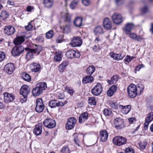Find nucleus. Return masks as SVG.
<instances>
[{"mask_svg":"<svg viewBox=\"0 0 153 153\" xmlns=\"http://www.w3.org/2000/svg\"><path fill=\"white\" fill-rule=\"evenodd\" d=\"M144 88L142 84L138 85L137 87L133 84H131L127 88L128 94L129 97L133 98L137 95H140Z\"/></svg>","mask_w":153,"mask_h":153,"instance_id":"f257e3e1","label":"nucleus"},{"mask_svg":"<svg viewBox=\"0 0 153 153\" xmlns=\"http://www.w3.org/2000/svg\"><path fill=\"white\" fill-rule=\"evenodd\" d=\"M47 88V84L46 83L41 82L38 83L36 87L33 88L32 91V93L34 96L39 95L45 90Z\"/></svg>","mask_w":153,"mask_h":153,"instance_id":"f03ea898","label":"nucleus"},{"mask_svg":"<svg viewBox=\"0 0 153 153\" xmlns=\"http://www.w3.org/2000/svg\"><path fill=\"white\" fill-rule=\"evenodd\" d=\"M127 140L124 137L121 136H117L113 139V143L117 146H121L126 143Z\"/></svg>","mask_w":153,"mask_h":153,"instance_id":"7ed1b4c3","label":"nucleus"},{"mask_svg":"<svg viewBox=\"0 0 153 153\" xmlns=\"http://www.w3.org/2000/svg\"><path fill=\"white\" fill-rule=\"evenodd\" d=\"M111 18L113 22L117 25H120L123 20V18L121 15L116 13L112 15Z\"/></svg>","mask_w":153,"mask_h":153,"instance_id":"20e7f679","label":"nucleus"},{"mask_svg":"<svg viewBox=\"0 0 153 153\" xmlns=\"http://www.w3.org/2000/svg\"><path fill=\"white\" fill-rule=\"evenodd\" d=\"M114 124L115 128L120 130L125 126L123 120L120 118H116L114 121Z\"/></svg>","mask_w":153,"mask_h":153,"instance_id":"39448f33","label":"nucleus"},{"mask_svg":"<svg viewBox=\"0 0 153 153\" xmlns=\"http://www.w3.org/2000/svg\"><path fill=\"white\" fill-rule=\"evenodd\" d=\"M44 105L43 103L42 99L39 98L36 100V106L35 108L36 111L38 113L42 112L44 110Z\"/></svg>","mask_w":153,"mask_h":153,"instance_id":"423d86ee","label":"nucleus"},{"mask_svg":"<svg viewBox=\"0 0 153 153\" xmlns=\"http://www.w3.org/2000/svg\"><path fill=\"white\" fill-rule=\"evenodd\" d=\"M102 90V85L100 83H98L92 89L91 93L94 96H98L101 93Z\"/></svg>","mask_w":153,"mask_h":153,"instance_id":"0eeeda50","label":"nucleus"},{"mask_svg":"<svg viewBox=\"0 0 153 153\" xmlns=\"http://www.w3.org/2000/svg\"><path fill=\"white\" fill-rule=\"evenodd\" d=\"M65 55L68 58L72 59L74 58L79 57L80 56V53L78 51L71 50L66 52Z\"/></svg>","mask_w":153,"mask_h":153,"instance_id":"6e6552de","label":"nucleus"},{"mask_svg":"<svg viewBox=\"0 0 153 153\" xmlns=\"http://www.w3.org/2000/svg\"><path fill=\"white\" fill-rule=\"evenodd\" d=\"M43 124L45 127L49 128H53L56 125L55 120L50 118L45 120L43 122Z\"/></svg>","mask_w":153,"mask_h":153,"instance_id":"1a4fd4ad","label":"nucleus"},{"mask_svg":"<svg viewBox=\"0 0 153 153\" xmlns=\"http://www.w3.org/2000/svg\"><path fill=\"white\" fill-rule=\"evenodd\" d=\"M82 43V40L79 37H74L71 41L70 45L73 47H79Z\"/></svg>","mask_w":153,"mask_h":153,"instance_id":"9d476101","label":"nucleus"},{"mask_svg":"<svg viewBox=\"0 0 153 153\" xmlns=\"http://www.w3.org/2000/svg\"><path fill=\"white\" fill-rule=\"evenodd\" d=\"M24 50V47L22 46L19 47L15 46L12 50V54L13 56L19 55Z\"/></svg>","mask_w":153,"mask_h":153,"instance_id":"9b49d317","label":"nucleus"},{"mask_svg":"<svg viewBox=\"0 0 153 153\" xmlns=\"http://www.w3.org/2000/svg\"><path fill=\"white\" fill-rule=\"evenodd\" d=\"M15 68L14 64L12 63H8L4 67V70L9 74H11Z\"/></svg>","mask_w":153,"mask_h":153,"instance_id":"f8f14e48","label":"nucleus"},{"mask_svg":"<svg viewBox=\"0 0 153 153\" xmlns=\"http://www.w3.org/2000/svg\"><path fill=\"white\" fill-rule=\"evenodd\" d=\"M76 120L74 117H71L68 119L66 125V128L67 129L73 128L76 123Z\"/></svg>","mask_w":153,"mask_h":153,"instance_id":"ddd939ff","label":"nucleus"},{"mask_svg":"<svg viewBox=\"0 0 153 153\" xmlns=\"http://www.w3.org/2000/svg\"><path fill=\"white\" fill-rule=\"evenodd\" d=\"M30 92V88L27 85H24L21 87L20 91V94L22 95L24 97H27Z\"/></svg>","mask_w":153,"mask_h":153,"instance_id":"4468645a","label":"nucleus"},{"mask_svg":"<svg viewBox=\"0 0 153 153\" xmlns=\"http://www.w3.org/2000/svg\"><path fill=\"white\" fill-rule=\"evenodd\" d=\"M135 27L134 25L132 23H128L126 24L123 30L126 34H129L132 30Z\"/></svg>","mask_w":153,"mask_h":153,"instance_id":"2eb2a0df","label":"nucleus"},{"mask_svg":"<svg viewBox=\"0 0 153 153\" xmlns=\"http://www.w3.org/2000/svg\"><path fill=\"white\" fill-rule=\"evenodd\" d=\"M153 120V112H151L147 114V117L145 118L144 123V128L145 129L148 128L149 123Z\"/></svg>","mask_w":153,"mask_h":153,"instance_id":"dca6fc26","label":"nucleus"},{"mask_svg":"<svg viewBox=\"0 0 153 153\" xmlns=\"http://www.w3.org/2000/svg\"><path fill=\"white\" fill-rule=\"evenodd\" d=\"M103 25L104 28L107 30H110L112 27V23L111 20L107 17L104 19Z\"/></svg>","mask_w":153,"mask_h":153,"instance_id":"f3484780","label":"nucleus"},{"mask_svg":"<svg viewBox=\"0 0 153 153\" xmlns=\"http://www.w3.org/2000/svg\"><path fill=\"white\" fill-rule=\"evenodd\" d=\"M64 104L62 102H59L55 100H52L49 102V105L51 108H55L57 107L62 106Z\"/></svg>","mask_w":153,"mask_h":153,"instance_id":"a211bd4d","label":"nucleus"},{"mask_svg":"<svg viewBox=\"0 0 153 153\" xmlns=\"http://www.w3.org/2000/svg\"><path fill=\"white\" fill-rule=\"evenodd\" d=\"M4 100L5 102H9L14 100V96L11 94L5 92L4 94Z\"/></svg>","mask_w":153,"mask_h":153,"instance_id":"6ab92c4d","label":"nucleus"},{"mask_svg":"<svg viewBox=\"0 0 153 153\" xmlns=\"http://www.w3.org/2000/svg\"><path fill=\"white\" fill-rule=\"evenodd\" d=\"M26 51H27L26 55V58L27 60H29L33 58V54L35 53V51L33 49H30L28 48H25Z\"/></svg>","mask_w":153,"mask_h":153,"instance_id":"aec40b11","label":"nucleus"},{"mask_svg":"<svg viewBox=\"0 0 153 153\" xmlns=\"http://www.w3.org/2000/svg\"><path fill=\"white\" fill-rule=\"evenodd\" d=\"M119 110L125 114H128L130 111L131 109V106L130 105H128L126 106L120 105H119Z\"/></svg>","mask_w":153,"mask_h":153,"instance_id":"412c9836","label":"nucleus"},{"mask_svg":"<svg viewBox=\"0 0 153 153\" xmlns=\"http://www.w3.org/2000/svg\"><path fill=\"white\" fill-rule=\"evenodd\" d=\"M4 33L7 35H10L13 34L15 32L14 27L11 26H6L4 28Z\"/></svg>","mask_w":153,"mask_h":153,"instance_id":"4be33fe9","label":"nucleus"},{"mask_svg":"<svg viewBox=\"0 0 153 153\" xmlns=\"http://www.w3.org/2000/svg\"><path fill=\"white\" fill-rule=\"evenodd\" d=\"M108 137V134L105 130H103L101 131L100 133V140L102 142L105 141Z\"/></svg>","mask_w":153,"mask_h":153,"instance_id":"5701e85b","label":"nucleus"},{"mask_svg":"<svg viewBox=\"0 0 153 153\" xmlns=\"http://www.w3.org/2000/svg\"><path fill=\"white\" fill-rule=\"evenodd\" d=\"M25 40L24 36H18L16 37L13 40V43L16 45H19L22 44Z\"/></svg>","mask_w":153,"mask_h":153,"instance_id":"b1692460","label":"nucleus"},{"mask_svg":"<svg viewBox=\"0 0 153 153\" xmlns=\"http://www.w3.org/2000/svg\"><path fill=\"white\" fill-rule=\"evenodd\" d=\"M30 68L32 71L37 72L40 70V66L38 63H33L30 65Z\"/></svg>","mask_w":153,"mask_h":153,"instance_id":"393cba45","label":"nucleus"},{"mask_svg":"<svg viewBox=\"0 0 153 153\" xmlns=\"http://www.w3.org/2000/svg\"><path fill=\"white\" fill-rule=\"evenodd\" d=\"M83 18L81 17H76L74 21V24L75 26L80 27L82 26Z\"/></svg>","mask_w":153,"mask_h":153,"instance_id":"a878e982","label":"nucleus"},{"mask_svg":"<svg viewBox=\"0 0 153 153\" xmlns=\"http://www.w3.org/2000/svg\"><path fill=\"white\" fill-rule=\"evenodd\" d=\"M88 118V113L87 112H84L82 113L79 118V122L80 123H84Z\"/></svg>","mask_w":153,"mask_h":153,"instance_id":"bb28decb","label":"nucleus"},{"mask_svg":"<svg viewBox=\"0 0 153 153\" xmlns=\"http://www.w3.org/2000/svg\"><path fill=\"white\" fill-rule=\"evenodd\" d=\"M42 131V124L39 123L36 126L33 130V133L36 135H39L41 134Z\"/></svg>","mask_w":153,"mask_h":153,"instance_id":"cd10ccee","label":"nucleus"},{"mask_svg":"<svg viewBox=\"0 0 153 153\" xmlns=\"http://www.w3.org/2000/svg\"><path fill=\"white\" fill-rule=\"evenodd\" d=\"M117 90V87L115 85H112L107 91V94L108 96L111 97L114 94Z\"/></svg>","mask_w":153,"mask_h":153,"instance_id":"c85d7f7f","label":"nucleus"},{"mask_svg":"<svg viewBox=\"0 0 153 153\" xmlns=\"http://www.w3.org/2000/svg\"><path fill=\"white\" fill-rule=\"evenodd\" d=\"M110 55L112 58L117 60H122L124 57L123 56H121L120 54L115 53L113 52L110 53Z\"/></svg>","mask_w":153,"mask_h":153,"instance_id":"c756f323","label":"nucleus"},{"mask_svg":"<svg viewBox=\"0 0 153 153\" xmlns=\"http://www.w3.org/2000/svg\"><path fill=\"white\" fill-rule=\"evenodd\" d=\"M53 0H44L43 4L45 7L49 8L53 6Z\"/></svg>","mask_w":153,"mask_h":153,"instance_id":"7c9ffc66","label":"nucleus"},{"mask_svg":"<svg viewBox=\"0 0 153 153\" xmlns=\"http://www.w3.org/2000/svg\"><path fill=\"white\" fill-rule=\"evenodd\" d=\"M94 32L96 35L101 34L104 33L103 29L100 26H98L96 27L94 29Z\"/></svg>","mask_w":153,"mask_h":153,"instance_id":"2f4dec72","label":"nucleus"},{"mask_svg":"<svg viewBox=\"0 0 153 153\" xmlns=\"http://www.w3.org/2000/svg\"><path fill=\"white\" fill-rule=\"evenodd\" d=\"M94 78L91 76H86L83 78L82 82L86 84L92 82Z\"/></svg>","mask_w":153,"mask_h":153,"instance_id":"473e14b6","label":"nucleus"},{"mask_svg":"<svg viewBox=\"0 0 153 153\" xmlns=\"http://www.w3.org/2000/svg\"><path fill=\"white\" fill-rule=\"evenodd\" d=\"M79 1L80 0H74L72 1L70 5V8L72 9H75L77 6Z\"/></svg>","mask_w":153,"mask_h":153,"instance_id":"72a5a7b5","label":"nucleus"},{"mask_svg":"<svg viewBox=\"0 0 153 153\" xmlns=\"http://www.w3.org/2000/svg\"><path fill=\"white\" fill-rule=\"evenodd\" d=\"M109 105L110 107L113 109L119 110V105L120 104H118L116 102H114L112 101L109 102Z\"/></svg>","mask_w":153,"mask_h":153,"instance_id":"f704fd0d","label":"nucleus"},{"mask_svg":"<svg viewBox=\"0 0 153 153\" xmlns=\"http://www.w3.org/2000/svg\"><path fill=\"white\" fill-rule=\"evenodd\" d=\"M95 70V67L93 65H91L86 70V73L88 74L91 75L94 72Z\"/></svg>","mask_w":153,"mask_h":153,"instance_id":"c9c22d12","label":"nucleus"},{"mask_svg":"<svg viewBox=\"0 0 153 153\" xmlns=\"http://www.w3.org/2000/svg\"><path fill=\"white\" fill-rule=\"evenodd\" d=\"M69 62L67 61H64L61 65L59 66V71H62L64 70L66 67L69 64Z\"/></svg>","mask_w":153,"mask_h":153,"instance_id":"e433bc0d","label":"nucleus"},{"mask_svg":"<svg viewBox=\"0 0 153 153\" xmlns=\"http://www.w3.org/2000/svg\"><path fill=\"white\" fill-rule=\"evenodd\" d=\"M9 16V13L6 10H2L0 15V17L3 19H6Z\"/></svg>","mask_w":153,"mask_h":153,"instance_id":"4c0bfd02","label":"nucleus"},{"mask_svg":"<svg viewBox=\"0 0 153 153\" xmlns=\"http://www.w3.org/2000/svg\"><path fill=\"white\" fill-rule=\"evenodd\" d=\"M118 79V77L117 76L114 75L111 78V80H108L107 82L109 84H112L117 82Z\"/></svg>","mask_w":153,"mask_h":153,"instance_id":"58836bf2","label":"nucleus"},{"mask_svg":"<svg viewBox=\"0 0 153 153\" xmlns=\"http://www.w3.org/2000/svg\"><path fill=\"white\" fill-rule=\"evenodd\" d=\"M88 103L91 105H96V101L95 97H89L88 99Z\"/></svg>","mask_w":153,"mask_h":153,"instance_id":"ea45409f","label":"nucleus"},{"mask_svg":"<svg viewBox=\"0 0 153 153\" xmlns=\"http://www.w3.org/2000/svg\"><path fill=\"white\" fill-rule=\"evenodd\" d=\"M53 36L54 32L53 30H50L46 33V36L48 39H50L52 38Z\"/></svg>","mask_w":153,"mask_h":153,"instance_id":"a19ab883","label":"nucleus"},{"mask_svg":"<svg viewBox=\"0 0 153 153\" xmlns=\"http://www.w3.org/2000/svg\"><path fill=\"white\" fill-rule=\"evenodd\" d=\"M54 60L56 62H59L61 60V53L59 52L56 53H55V55L54 57Z\"/></svg>","mask_w":153,"mask_h":153,"instance_id":"79ce46f5","label":"nucleus"},{"mask_svg":"<svg viewBox=\"0 0 153 153\" xmlns=\"http://www.w3.org/2000/svg\"><path fill=\"white\" fill-rule=\"evenodd\" d=\"M71 16L68 12H65L64 17V21L66 22H69L71 21Z\"/></svg>","mask_w":153,"mask_h":153,"instance_id":"37998d69","label":"nucleus"},{"mask_svg":"<svg viewBox=\"0 0 153 153\" xmlns=\"http://www.w3.org/2000/svg\"><path fill=\"white\" fill-rule=\"evenodd\" d=\"M22 77L24 80L27 81H29L31 80L30 77V75L27 74L25 73H24L23 74Z\"/></svg>","mask_w":153,"mask_h":153,"instance_id":"c03bdc74","label":"nucleus"},{"mask_svg":"<svg viewBox=\"0 0 153 153\" xmlns=\"http://www.w3.org/2000/svg\"><path fill=\"white\" fill-rule=\"evenodd\" d=\"M73 137L74 138V141L75 143L79 146V141L78 138L77 134V133H75L73 135Z\"/></svg>","mask_w":153,"mask_h":153,"instance_id":"a18cd8bd","label":"nucleus"},{"mask_svg":"<svg viewBox=\"0 0 153 153\" xmlns=\"http://www.w3.org/2000/svg\"><path fill=\"white\" fill-rule=\"evenodd\" d=\"M103 112L105 116H109L111 114V111L110 109L106 108L104 109Z\"/></svg>","mask_w":153,"mask_h":153,"instance_id":"49530a36","label":"nucleus"},{"mask_svg":"<svg viewBox=\"0 0 153 153\" xmlns=\"http://www.w3.org/2000/svg\"><path fill=\"white\" fill-rule=\"evenodd\" d=\"M147 143L146 141L140 142L139 143V146L140 149H143L145 148Z\"/></svg>","mask_w":153,"mask_h":153,"instance_id":"de8ad7c7","label":"nucleus"},{"mask_svg":"<svg viewBox=\"0 0 153 153\" xmlns=\"http://www.w3.org/2000/svg\"><path fill=\"white\" fill-rule=\"evenodd\" d=\"M70 150L68 146L63 147L61 149V151L62 153H69Z\"/></svg>","mask_w":153,"mask_h":153,"instance_id":"09e8293b","label":"nucleus"},{"mask_svg":"<svg viewBox=\"0 0 153 153\" xmlns=\"http://www.w3.org/2000/svg\"><path fill=\"white\" fill-rule=\"evenodd\" d=\"M65 91L67 92L70 94L71 95H72L74 92V91L71 88H70L69 87L66 86L65 87Z\"/></svg>","mask_w":153,"mask_h":153,"instance_id":"8fccbe9b","label":"nucleus"},{"mask_svg":"<svg viewBox=\"0 0 153 153\" xmlns=\"http://www.w3.org/2000/svg\"><path fill=\"white\" fill-rule=\"evenodd\" d=\"M5 56V53L3 52H0V62L3 61Z\"/></svg>","mask_w":153,"mask_h":153,"instance_id":"3c124183","label":"nucleus"},{"mask_svg":"<svg viewBox=\"0 0 153 153\" xmlns=\"http://www.w3.org/2000/svg\"><path fill=\"white\" fill-rule=\"evenodd\" d=\"M90 0H82V4L85 6H88L90 4Z\"/></svg>","mask_w":153,"mask_h":153,"instance_id":"603ef678","label":"nucleus"},{"mask_svg":"<svg viewBox=\"0 0 153 153\" xmlns=\"http://www.w3.org/2000/svg\"><path fill=\"white\" fill-rule=\"evenodd\" d=\"M117 6H119L124 3V0H114Z\"/></svg>","mask_w":153,"mask_h":153,"instance_id":"864d4df0","label":"nucleus"},{"mask_svg":"<svg viewBox=\"0 0 153 153\" xmlns=\"http://www.w3.org/2000/svg\"><path fill=\"white\" fill-rule=\"evenodd\" d=\"M125 153H134L133 149L130 147L126 148L125 150Z\"/></svg>","mask_w":153,"mask_h":153,"instance_id":"5fc2aeb1","label":"nucleus"},{"mask_svg":"<svg viewBox=\"0 0 153 153\" xmlns=\"http://www.w3.org/2000/svg\"><path fill=\"white\" fill-rule=\"evenodd\" d=\"M94 43L97 44L98 46L101 43V40L99 37H97L94 41Z\"/></svg>","mask_w":153,"mask_h":153,"instance_id":"6e6d98bb","label":"nucleus"},{"mask_svg":"<svg viewBox=\"0 0 153 153\" xmlns=\"http://www.w3.org/2000/svg\"><path fill=\"white\" fill-rule=\"evenodd\" d=\"M63 30L64 33H68L70 31V28L69 26L68 25H65L63 27Z\"/></svg>","mask_w":153,"mask_h":153,"instance_id":"4d7b16f0","label":"nucleus"},{"mask_svg":"<svg viewBox=\"0 0 153 153\" xmlns=\"http://www.w3.org/2000/svg\"><path fill=\"white\" fill-rule=\"evenodd\" d=\"M63 36L62 35L59 36L56 40L57 43H60L62 41Z\"/></svg>","mask_w":153,"mask_h":153,"instance_id":"13d9d810","label":"nucleus"},{"mask_svg":"<svg viewBox=\"0 0 153 153\" xmlns=\"http://www.w3.org/2000/svg\"><path fill=\"white\" fill-rule=\"evenodd\" d=\"M129 35V36L130 38L132 39L133 40H135V38L136 37V34L134 33H130L128 34Z\"/></svg>","mask_w":153,"mask_h":153,"instance_id":"bf43d9fd","label":"nucleus"},{"mask_svg":"<svg viewBox=\"0 0 153 153\" xmlns=\"http://www.w3.org/2000/svg\"><path fill=\"white\" fill-rule=\"evenodd\" d=\"M33 49L35 51V53H37V54H39L40 52L42 50V48L39 46L37 48H36V49Z\"/></svg>","mask_w":153,"mask_h":153,"instance_id":"052dcab7","label":"nucleus"},{"mask_svg":"<svg viewBox=\"0 0 153 153\" xmlns=\"http://www.w3.org/2000/svg\"><path fill=\"white\" fill-rule=\"evenodd\" d=\"M133 58L131 57L127 56L125 57V59H124V60L126 62H129Z\"/></svg>","mask_w":153,"mask_h":153,"instance_id":"680f3d73","label":"nucleus"},{"mask_svg":"<svg viewBox=\"0 0 153 153\" xmlns=\"http://www.w3.org/2000/svg\"><path fill=\"white\" fill-rule=\"evenodd\" d=\"M32 27L33 26L32 25L30 24V23H29L28 25L25 27V29L26 30L29 31L32 29Z\"/></svg>","mask_w":153,"mask_h":153,"instance_id":"e2e57ef3","label":"nucleus"},{"mask_svg":"<svg viewBox=\"0 0 153 153\" xmlns=\"http://www.w3.org/2000/svg\"><path fill=\"white\" fill-rule=\"evenodd\" d=\"M36 40L39 42H42L43 41V38L41 36H39L36 38Z\"/></svg>","mask_w":153,"mask_h":153,"instance_id":"0e129e2a","label":"nucleus"},{"mask_svg":"<svg viewBox=\"0 0 153 153\" xmlns=\"http://www.w3.org/2000/svg\"><path fill=\"white\" fill-rule=\"evenodd\" d=\"M93 49L94 51L98 52L99 50V46L97 45H95L93 48Z\"/></svg>","mask_w":153,"mask_h":153,"instance_id":"69168bd1","label":"nucleus"},{"mask_svg":"<svg viewBox=\"0 0 153 153\" xmlns=\"http://www.w3.org/2000/svg\"><path fill=\"white\" fill-rule=\"evenodd\" d=\"M135 40L137 41H140L143 39V38L141 36H137L136 35V37L135 38Z\"/></svg>","mask_w":153,"mask_h":153,"instance_id":"338daca9","label":"nucleus"},{"mask_svg":"<svg viewBox=\"0 0 153 153\" xmlns=\"http://www.w3.org/2000/svg\"><path fill=\"white\" fill-rule=\"evenodd\" d=\"M58 97L59 99H63L65 97V96L63 93H59L58 95Z\"/></svg>","mask_w":153,"mask_h":153,"instance_id":"774afa93","label":"nucleus"}]
</instances>
